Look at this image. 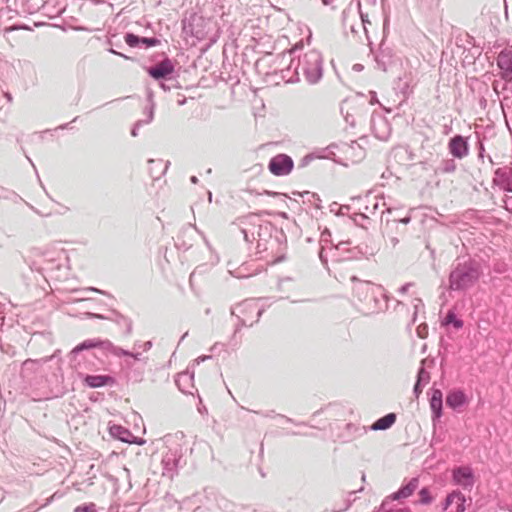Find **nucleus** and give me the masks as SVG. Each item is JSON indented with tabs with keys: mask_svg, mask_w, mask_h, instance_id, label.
Here are the masks:
<instances>
[{
	"mask_svg": "<svg viewBox=\"0 0 512 512\" xmlns=\"http://www.w3.org/2000/svg\"><path fill=\"white\" fill-rule=\"evenodd\" d=\"M206 23L203 16L195 12L190 13L188 17L182 20V31L184 34L194 37L197 40H203L206 36Z\"/></svg>",
	"mask_w": 512,
	"mask_h": 512,
	"instance_id": "nucleus-6",
	"label": "nucleus"
},
{
	"mask_svg": "<svg viewBox=\"0 0 512 512\" xmlns=\"http://www.w3.org/2000/svg\"><path fill=\"white\" fill-rule=\"evenodd\" d=\"M417 336L421 339H425L428 336V325L427 323H422L416 328Z\"/></svg>",
	"mask_w": 512,
	"mask_h": 512,
	"instance_id": "nucleus-44",
	"label": "nucleus"
},
{
	"mask_svg": "<svg viewBox=\"0 0 512 512\" xmlns=\"http://www.w3.org/2000/svg\"><path fill=\"white\" fill-rule=\"evenodd\" d=\"M411 215H406L405 217L401 218V219H398V220H395L396 222H399V223H402L404 225H407L411 222Z\"/></svg>",
	"mask_w": 512,
	"mask_h": 512,
	"instance_id": "nucleus-62",
	"label": "nucleus"
},
{
	"mask_svg": "<svg viewBox=\"0 0 512 512\" xmlns=\"http://www.w3.org/2000/svg\"><path fill=\"white\" fill-rule=\"evenodd\" d=\"M449 154L456 159H463L469 154L470 146L468 137L461 134L452 136L447 145Z\"/></svg>",
	"mask_w": 512,
	"mask_h": 512,
	"instance_id": "nucleus-15",
	"label": "nucleus"
},
{
	"mask_svg": "<svg viewBox=\"0 0 512 512\" xmlns=\"http://www.w3.org/2000/svg\"><path fill=\"white\" fill-rule=\"evenodd\" d=\"M331 243V232L328 228H325L322 233H321V236H320V244H321V247L324 246L326 244H329Z\"/></svg>",
	"mask_w": 512,
	"mask_h": 512,
	"instance_id": "nucleus-43",
	"label": "nucleus"
},
{
	"mask_svg": "<svg viewBox=\"0 0 512 512\" xmlns=\"http://www.w3.org/2000/svg\"><path fill=\"white\" fill-rule=\"evenodd\" d=\"M482 274L483 269L479 261L472 258L457 259L448 276V288L451 291H466L479 281Z\"/></svg>",
	"mask_w": 512,
	"mask_h": 512,
	"instance_id": "nucleus-1",
	"label": "nucleus"
},
{
	"mask_svg": "<svg viewBox=\"0 0 512 512\" xmlns=\"http://www.w3.org/2000/svg\"><path fill=\"white\" fill-rule=\"evenodd\" d=\"M455 158L443 159L440 163L438 170L441 173H453L456 170Z\"/></svg>",
	"mask_w": 512,
	"mask_h": 512,
	"instance_id": "nucleus-35",
	"label": "nucleus"
},
{
	"mask_svg": "<svg viewBox=\"0 0 512 512\" xmlns=\"http://www.w3.org/2000/svg\"><path fill=\"white\" fill-rule=\"evenodd\" d=\"M273 232L275 233V235H274L275 241L278 244L286 243V235L283 232V230H278L277 227L275 226V230H273Z\"/></svg>",
	"mask_w": 512,
	"mask_h": 512,
	"instance_id": "nucleus-45",
	"label": "nucleus"
},
{
	"mask_svg": "<svg viewBox=\"0 0 512 512\" xmlns=\"http://www.w3.org/2000/svg\"><path fill=\"white\" fill-rule=\"evenodd\" d=\"M412 286V283H405L399 289L398 292L401 294H405L408 292L409 288Z\"/></svg>",
	"mask_w": 512,
	"mask_h": 512,
	"instance_id": "nucleus-61",
	"label": "nucleus"
},
{
	"mask_svg": "<svg viewBox=\"0 0 512 512\" xmlns=\"http://www.w3.org/2000/svg\"><path fill=\"white\" fill-rule=\"evenodd\" d=\"M174 82H171V81H164L163 82H159V86L160 88L167 92V91H170L172 88H176L175 86H173Z\"/></svg>",
	"mask_w": 512,
	"mask_h": 512,
	"instance_id": "nucleus-50",
	"label": "nucleus"
},
{
	"mask_svg": "<svg viewBox=\"0 0 512 512\" xmlns=\"http://www.w3.org/2000/svg\"><path fill=\"white\" fill-rule=\"evenodd\" d=\"M369 218L366 216L365 213H356L353 217V221L358 224L360 220H368Z\"/></svg>",
	"mask_w": 512,
	"mask_h": 512,
	"instance_id": "nucleus-55",
	"label": "nucleus"
},
{
	"mask_svg": "<svg viewBox=\"0 0 512 512\" xmlns=\"http://www.w3.org/2000/svg\"><path fill=\"white\" fill-rule=\"evenodd\" d=\"M351 281L354 283L353 295L365 307L367 305L368 300L371 299V295L374 294L375 290L377 289V285H375L371 281L360 280L356 276H352Z\"/></svg>",
	"mask_w": 512,
	"mask_h": 512,
	"instance_id": "nucleus-12",
	"label": "nucleus"
},
{
	"mask_svg": "<svg viewBox=\"0 0 512 512\" xmlns=\"http://www.w3.org/2000/svg\"><path fill=\"white\" fill-rule=\"evenodd\" d=\"M256 216V213H250L247 216L240 218L239 220L241 224H246L249 220L254 219Z\"/></svg>",
	"mask_w": 512,
	"mask_h": 512,
	"instance_id": "nucleus-58",
	"label": "nucleus"
},
{
	"mask_svg": "<svg viewBox=\"0 0 512 512\" xmlns=\"http://www.w3.org/2000/svg\"><path fill=\"white\" fill-rule=\"evenodd\" d=\"M369 103L371 105L379 103L378 98H377V93L375 91H370V101H369Z\"/></svg>",
	"mask_w": 512,
	"mask_h": 512,
	"instance_id": "nucleus-60",
	"label": "nucleus"
},
{
	"mask_svg": "<svg viewBox=\"0 0 512 512\" xmlns=\"http://www.w3.org/2000/svg\"><path fill=\"white\" fill-rule=\"evenodd\" d=\"M379 512H412L410 508H395L393 503H387L386 506H384V500H382V503L379 507Z\"/></svg>",
	"mask_w": 512,
	"mask_h": 512,
	"instance_id": "nucleus-36",
	"label": "nucleus"
},
{
	"mask_svg": "<svg viewBox=\"0 0 512 512\" xmlns=\"http://www.w3.org/2000/svg\"><path fill=\"white\" fill-rule=\"evenodd\" d=\"M389 300L390 297L384 292L383 287L377 285V289L374 294L371 295V299L368 300L364 308L366 310L365 314H373L387 310Z\"/></svg>",
	"mask_w": 512,
	"mask_h": 512,
	"instance_id": "nucleus-13",
	"label": "nucleus"
},
{
	"mask_svg": "<svg viewBox=\"0 0 512 512\" xmlns=\"http://www.w3.org/2000/svg\"><path fill=\"white\" fill-rule=\"evenodd\" d=\"M277 416L281 417L282 419H284L288 423H294L296 425H302V426H307L308 425L306 422H295L292 418H290L288 416H285V415H282V414H278Z\"/></svg>",
	"mask_w": 512,
	"mask_h": 512,
	"instance_id": "nucleus-51",
	"label": "nucleus"
},
{
	"mask_svg": "<svg viewBox=\"0 0 512 512\" xmlns=\"http://www.w3.org/2000/svg\"><path fill=\"white\" fill-rule=\"evenodd\" d=\"M155 113V103L153 101V92L151 90L147 91V104L143 108V114L145 118L137 120L133 127L130 130V135L136 137L138 135V130L142 125H147L151 123L154 119Z\"/></svg>",
	"mask_w": 512,
	"mask_h": 512,
	"instance_id": "nucleus-17",
	"label": "nucleus"
},
{
	"mask_svg": "<svg viewBox=\"0 0 512 512\" xmlns=\"http://www.w3.org/2000/svg\"><path fill=\"white\" fill-rule=\"evenodd\" d=\"M175 384L182 393L192 394L190 389L194 388V371L187 369L178 373L175 377Z\"/></svg>",
	"mask_w": 512,
	"mask_h": 512,
	"instance_id": "nucleus-22",
	"label": "nucleus"
},
{
	"mask_svg": "<svg viewBox=\"0 0 512 512\" xmlns=\"http://www.w3.org/2000/svg\"><path fill=\"white\" fill-rule=\"evenodd\" d=\"M148 165H149V174L150 176L152 177L153 180H158L161 176H163L169 165H170V162L167 161L165 163H163L162 160H155V159H149L148 160Z\"/></svg>",
	"mask_w": 512,
	"mask_h": 512,
	"instance_id": "nucleus-25",
	"label": "nucleus"
},
{
	"mask_svg": "<svg viewBox=\"0 0 512 512\" xmlns=\"http://www.w3.org/2000/svg\"><path fill=\"white\" fill-rule=\"evenodd\" d=\"M351 244L350 240L346 241H340L336 246H332V249H335L337 251H341L343 253H346L341 260H352V259H359L361 257H368L374 255L373 248L369 247L368 245H358L355 247L350 248L349 245Z\"/></svg>",
	"mask_w": 512,
	"mask_h": 512,
	"instance_id": "nucleus-10",
	"label": "nucleus"
},
{
	"mask_svg": "<svg viewBox=\"0 0 512 512\" xmlns=\"http://www.w3.org/2000/svg\"><path fill=\"white\" fill-rule=\"evenodd\" d=\"M324 250H325V247H324V246H322V247L320 248V250H319V259H320V261H321V263H322L323 265H327V263H328V259H327V256H326V255H325V253H324Z\"/></svg>",
	"mask_w": 512,
	"mask_h": 512,
	"instance_id": "nucleus-52",
	"label": "nucleus"
},
{
	"mask_svg": "<svg viewBox=\"0 0 512 512\" xmlns=\"http://www.w3.org/2000/svg\"><path fill=\"white\" fill-rule=\"evenodd\" d=\"M344 432L338 436L342 442H349L354 438V435L360 431V428L353 423H346L344 425Z\"/></svg>",
	"mask_w": 512,
	"mask_h": 512,
	"instance_id": "nucleus-31",
	"label": "nucleus"
},
{
	"mask_svg": "<svg viewBox=\"0 0 512 512\" xmlns=\"http://www.w3.org/2000/svg\"><path fill=\"white\" fill-rule=\"evenodd\" d=\"M131 453H133L137 459H146L149 456V451L147 448H145L144 451L142 452L139 449L134 450L130 447V454Z\"/></svg>",
	"mask_w": 512,
	"mask_h": 512,
	"instance_id": "nucleus-46",
	"label": "nucleus"
},
{
	"mask_svg": "<svg viewBox=\"0 0 512 512\" xmlns=\"http://www.w3.org/2000/svg\"><path fill=\"white\" fill-rule=\"evenodd\" d=\"M360 17H361L363 29H364V31L366 33V36H368V31H367V26H366L367 24H370V21L368 19V15L364 14V13H362L360 11ZM367 39H369V37H367ZM368 42H369L368 45L370 47V50H371V52H373V47H372L373 43L370 40H368Z\"/></svg>",
	"mask_w": 512,
	"mask_h": 512,
	"instance_id": "nucleus-42",
	"label": "nucleus"
},
{
	"mask_svg": "<svg viewBox=\"0 0 512 512\" xmlns=\"http://www.w3.org/2000/svg\"><path fill=\"white\" fill-rule=\"evenodd\" d=\"M237 318V324L235 325L234 333L232 336V341L236 339L237 333L240 332L241 328L244 326H248L247 321L242 318L240 315H234ZM253 323L249 324V326H252Z\"/></svg>",
	"mask_w": 512,
	"mask_h": 512,
	"instance_id": "nucleus-39",
	"label": "nucleus"
},
{
	"mask_svg": "<svg viewBox=\"0 0 512 512\" xmlns=\"http://www.w3.org/2000/svg\"><path fill=\"white\" fill-rule=\"evenodd\" d=\"M302 48V44L298 43L294 45L292 48L285 50L281 54H279L276 58V62L280 66H285L281 70L282 79L287 82V78L291 76L294 71V67L296 65L297 59L293 56L294 53Z\"/></svg>",
	"mask_w": 512,
	"mask_h": 512,
	"instance_id": "nucleus-11",
	"label": "nucleus"
},
{
	"mask_svg": "<svg viewBox=\"0 0 512 512\" xmlns=\"http://www.w3.org/2000/svg\"><path fill=\"white\" fill-rule=\"evenodd\" d=\"M419 482V477L417 476L412 477L408 481L403 482L397 491L391 493L390 495L386 496L383 499L384 506H386L387 503H393L394 501L403 503L404 500H406L407 498L414 494V492L417 490L419 486Z\"/></svg>",
	"mask_w": 512,
	"mask_h": 512,
	"instance_id": "nucleus-9",
	"label": "nucleus"
},
{
	"mask_svg": "<svg viewBox=\"0 0 512 512\" xmlns=\"http://www.w3.org/2000/svg\"><path fill=\"white\" fill-rule=\"evenodd\" d=\"M493 185L505 192L512 193V168L501 167L494 171Z\"/></svg>",
	"mask_w": 512,
	"mask_h": 512,
	"instance_id": "nucleus-20",
	"label": "nucleus"
},
{
	"mask_svg": "<svg viewBox=\"0 0 512 512\" xmlns=\"http://www.w3.org/2000/svg\"><path fill=\"white\" fill-rule=\"evenodd\" d=\"M211 358H212L211 355H201V356H199L198 358H196L194 360V363L199 365L200 363H202V362H204V361H206L208 359H211Z\"/></svg>",
	"mask_w": 512,
	"mask_h": 512,
	"instance_id": "nucleus-59",
	"label": "nucleus"
},
{
	"mask_svg": "<svg viewBox=\"0 0 512 512\" xmlns=\"http://www.w3.org/2000/svg\"><path fill=\"white\" fill-rule=\"evenodd\" d=\"M300 71L308 84H318L321 81L324 72L322 54L316 49H311L299 56L293 73L287 78V83L299 82Z\"/></svg>",
	"mask_w": 512,
	"mask_h": 512,
	"instance_id": "nucleus-2",
	"label": "nucleus"
},
{
	"mask_svg": "<svg viewBox=\"0 0 512 512\" xmlns=\"http://www.w3.org/2000/svg\"><path fill=\"white\" fill-rule=\"evenodd\" d=\"M414 313H413V317H412V320H411V323L414 324L417 320V314H418V304H415L414 305Z\"/></svg>",
	"mask_w": 512,
	"mask_h": 512,
	"instance_id": "nucleus-63",
	"label": "nucleus"
},
{
	"mask_svg": "<svg viewBox=\"0 0 512 512\" xmlns=\"http://www.w3.org/2000/svg\"><path fill=\"white\" fill-rule=\"evenodd\" d=\"M352 69L356 72H361L364 69L362 64L356 63L353 65Z\"/></svg>",
	"mask_w": 512,
	"mask_h": 512,
	"instance_id": "nucleus-64",
	"label": "nucleus"
},
{
	"mask_svg": "<svg viewBox=\"0 0 512 512\" xmlns=\"http://www.w3.org/2000/svg\"><path fill=\"white\" fill-rule=\"evenodd\" d=\"M356 498H348L347 500H345V506L343 509L339 510V511H335V512H342V511H347L348 509H350V507L353 505V503L355 502Z\"/></svg>",
	"mask_w": 512,
	"mask_h": 512,
	"instance_id": "nucleus-56",
	"label": "nucleus"
},
{
	"mask_svg": "<svg viewBox=\"0 0 512 512\" xmlns=\"http://www.w3.org/2000/svg\"><path fill=\"white\" fill-rule=\"evenodd\" d=\"M294 169V161L291 156L279 153L270 158L268 162L269 172L277 177L287 176Z\"/></svg>",
	"mask_w": 512,
	"mask_h": 512,
	"instance_id": "nucleus-8",
	"label": "nucleus"
},
{
	"mask_svg": "<svg viewBox=\"0 0 512 512\" xmlns=\"http://www.w3.org/2000/svg\"><path fill=\"white\" fill-rule=\"evenodd\" d=\"M273 230H275V226L271 222H265L263 224H259L257 228V236H258V248L261 246V241L266 240V237L273 236Z\"/></svg>",
	"mask_w": 512,
	"mask_h": 512,
	"instance_id": "nucleus-29",
	"label": "nucleus"
},
{
	"mask_svg": "<svg viewBox=\"0 0 512 512\" xmlns=\"http://www.w3.org/2000/svg\"><path fill=\"white\" fill-rule=\"evenodd\" d=\"M475 473L471 466L460 465L451 470V481L465 491H471L475 484Z\"/></svg>",
	"mask_w": 512,
	"mask_h": 512,
	"instance_id": "nucleus-7",
	"label": "nucleus"
},
{
	"mask_svg": "<svg viewBox=\"0 0 512 512\" xmlns=\"http://www.w3.org/2000/svg\"><path fill=\"white\" fill-rule=\"evenodd\" d=\"M164 443L166 451L161 459L162 476L172 480L178 474L179 468L186 464L184 454L187 448L176 436H165Z\"/></svg>",
	"mask_w": 512,
	"mask_h": 512,
	"instance_id": "nucleus-3",
	"label": "nucleus"
},
{
	"mask_svg": "<svg viewBox=\"0 0 512 512\" xmlns=\"http://www.w3.org/2000/svg\"><path fill=\"white\" fill-rule=\"evenodd\" d=\"M442 325L443 326H448V325H451L453 326L456 330H459L461 328H463L464 326V322L462 319H460L456 312L454 310H449L446 314V317L444 318V320L442 321Z\"/></svg>",
	"mask_w": 512,
	"mask_h": 512,
	"instance_id": "nucleus-30",
	"label": "nucleus"
},
{
	"mask_svg": "<svg viewBox=\"0 0 512 512\" xmlns=\"http://www.w3.org/2000/svg\"><path fill=\"white\" fill-rule=\"evenodd\" d=\"M148 75L158 81H171L174 82L173 86L180 87V84L177 80V73L175 70V63L168 56H165L164 59L147 68Z\"/></svg>",
	"mask_w": 512,
	"mask_h": 512,
	"instance_id": "nucleus-5",
	"label": "nucleus"
},
{
	"mask_svg": "<svg viewBox=\"0 0 512 512\" xmlns=\"http://www.w3.org/2000/svg\"><path fill=\"white\" fill-rule=\"evenodd\" d=\"M261 194L271 196V197H280V198H282V201H284V199L287 197V195L284 193L274 192V191H270V190H264Z\"/></svg>",
	"mask_w": 512,
	"mask_h": 512,
	"instance_id": "nucleus-48",
	"label": "nucleus"
},
{
	"mask_svg": "<svg viewBox=\"0 0 512 512\" xmlns=\"http://www.w3.org/2000/svg\"><path fill=\"white\" fill-rule=\"evenodd\" d=\"M484 157H485V147H484V144L483 143H479V146H478V158L483 161Z\"/></svg>",
	"mask_w": 512,
	"mask_h": 512,
	"instance_id": "nucleus-57",
	"label": "nucleus"
},
{
	"mask_svg": "<svg viewBox=\"0 0 512 512\" xmlns=\"http://www.w3.org/2000/svg\"><path fill=\"white\" fill-rule=\"evenodd\" d=\"M241 232L243 233L244 240H245L246 242H252L253 240H255V239H256V238H255V233H254V232H252V234H251V237H252V238H250L249 233H248V231H247L246 229L242 228V229H241Z\"/></svg>",
	"mask_w": 512,
	"mask_h": 512,
	"instance_id": "nucleus-53",
	"label": "nucleus"
},
{
	"mask_svg": "<svg viewBox=\"0 0 512 512\" xmlns=\"http://www.w3.org/2000/svg\"><path fill=\"white\" fill-rule=\"evenodd\" d=\"M466 496L460 491L456 500H455V512H465L466 511Z\"/></svg>",
	"mask_w": 512,
	"mask_h": 512,
	"instance_id": "nucleus-37",
	"label": "nucleus"
},
{
	"mask_svg": "<svg viewBox=\"0 0 512 512\" xmlns=\"http://www.w3.org/2000/svg\"><path fill=\"white\" fill-rule=\"evenodd\" d=\"M431 421L433 428H436L443 416V393L440 389L432 388L429 398Z\"/></svg>",
	"mask_w": 512,
	"mask_h": 512,
	"instance_id": "nucleus-16",
	"label": "nucleus"
},
{
	"mask_svg": "<svg viewBox=\"0 0 512 512\" xmlns=\"http://www.w3.org/2000/svg\"><path fill=\"white\" fill-rule=\"evenodd\" d=\"M468 403L469 398L467 394L460 388H453L446 394V405L453 411H460Z\"/></svg>",
	"mask_w": 512,
	"mask_h": 512,
	"instance_id": "nucleus-19",
	"label": "nucleus"
},
{
	"mask_svg": "<svg viewBox=\"0 0 512 512\" xmlns=\"http://www.w3.org/2000/svg\"><path fill=\"white\" fill-rule=\"evenodd\" d=\"M430 374L424 369L419 368L416 376V381L413 386V394L416 398L420 396L423 391L424 386L429 382Z\"/></svg>",
	"mask_w": 512,
	"mask_h": 512,
	"instance_id": "nucleus-26",
	"label": "nucleus"
},
{
	"mask_svg": "<svg viewBox=\"0 0 512 512\" xmlns=\"http://www.w3.org/2000/svg\"><path fill=\"white\" fill-rule=\"evenodd\" d=\"M322 156L320 154H317L315 152L308 153L304 157L301 158L298 167L299 168H305L307 167L314 159L321 158Z\"/></svg>",
	"mask_w": 512,
	"mask_h": 512,
	"instance_id": "nucleus-38",
	"label": "nucleus"
},
{
	"mask_svg": "<svg viewBox=\"0 0 512 512\" xmlns=\"http://www.w3.org/2000/svg\"><path fill=\"white\" fill-rule=\"evenodd\" d=\"M418 496H419V499H418L417 503L420 505H429L434 501V497H433L431 490L428 486H423L418 491Z\"/></svg>",
	"mask_w": 512,
	"mask_h": 512,
	"instance_id": "nucleus-32",
	"label": "nucleus"
},
{
	"mask_svg": "<svg viewBox=\"0 0 512 512\" xmlns=\"http://www.w3.org/2000/svg\"><path fill=\"white\" fill-rule=\"evenodd\" d=\"M393 50L390 47L385 46L384 40L381 41L378 51L374 56L376 68L383 72L388 71V68L393 63Z\"/></svg>",
	"mask_w": 512,
	"mask_h": 512,
	"instance_id": "nucleus-21",
	"label": "nucleus"
},
{
	"mask_svg": "<svg viewBox=\"0 0 512 512\" xmlns=\"http://www.w3.org/2000/svg\"><path fill=\"white\" fill-rule=\"evenodd\" d=\"M74 512H94V505H81L77 506Z\"/></svg>",
	"mask_w": 512,
	"mask_h": 512,
	"instance_id": "nucleus-49",
	"label": "nucleus"
},
{
	"mask_svg": "<svg viewBox=\"0 0 512 512\" xmlns=\"http://www.w3.org/2000/svg\"><path fill=\"white\" fill-rule=\"evenodd\" d=\"M191 231V227H188L186 229H184L181 234H179L175 240V246L177 247V249L179 250H182V251H187L189 250L191 247H192V244L191 243H188L186 242L184 239H183V236L187 233V232H190Z\"/></svg>",
	"mask_w": 512,
	"mask_h": 512,
	"instance_id": "nucleus-34",
	"label": "nucleus"
},
{
	"mask_svg": "<svg viewBox=\"0 0 512 512\" xmlns=\"http://www.w3.org/2000/svg\"><path fill=\"white\" fill-rule=\"evenodd\" d=\"M130 423L133 424V432L130 431V446L145 445L147 442L146 439L138 435H144L146 433V427L141 415L134 410H130Z\"/></svg>",
	"mask_w": 512,
	"mask_h": 512,
	"instance_id": "nucleus-14",
	"label": "nucleus"
},
{
	"mask_svg": "<svg viewBox=\"0 0 512 512\" xmlns=\"http://www.w3.org/2000/svg\"><path fill=\"white\" fill-rule=\"evenodd\" d=\"M257 309L256 301L253 299L245 300L235 307H231L230 313L231 315H246L249 312H252Z\"/></svg>",
	"mask_w": 512,
	"mask_h": 512,
	"instance_id": "nucleus-28",
	"label": "nucleus"
},
{
	"mask_svg": "<svg viewBox=\"0 0 512 512\" xmlns=\"http://www.w3.org/2000/svg\"><path fill=\"white\" fill-rule=\"evenodd\" d=\"M152 347V341H146L142 344L135 342L133 349L130 350V381L134 383H139L143 380L146 359L145 357H141L142 353L140 349L143 351H148Z\"/></svg>",
	"mask_w": 512,
	"mask_h": 512,
	"instance_id": "nucleus-4",
	"label": "nucleus"
},
{
	"mask_svg": "<svg viewBox=\"0 0 512 512\" xmlns=\"http://www.w3.org/2000/svg\"><path fill=\"white\" fill-rule=\"evenodd\" d=\"M84 382L90 388H99L105 385H111L113 379L106 375H87Z\"/></svg>",
	"mask_w": 512,
	"mask_h": 512,
	"instance_id": "nucleus-27",
	"label": "nucleus"
},
{
	"mask_svg": "<svg viewBox=\"0 0 512 512\" xmlns=\"http://www.w3.org/2000/svg\"><path fill=\"white\" fill-rule=\"evenodd\" d=\"M349 210H350V206L349 205H339L336 202H334L331 205V211L334 212L336 215H344Z\"/></svg>",
	"mask_w": 512,
	"mask_h": 512,
	"instance_id": "nucleus-41",
	"label": "nucleus"
},
{
	"mask_svg": "<svg viewBox=\"0 0 512 512\" xmlns=\"http://www.w3.org/2000/svg\"><path fill=\"white\" fill-rule=\"evenodd\" d=\"M302 197H305L307 196L308 197V200L311 201V198L317 200V201H320V198L318 196V194L316 193H312V192H309V191H305L303 193L300 194Z\"/></svg>",
	"mask_w": 512,
	"mask_h": 512,
	"instance_id": "nucleus-54",
	"label": "nucleus"
},
{
	"mask_svg": "<svg viewBox=\"0 0 512 512\" xmlns=\"http://www.w3.org/2000/svg\"><path fill=\"white\" fill-rule=\"evenodd\" d=\"M161 43L157 37H145L130 32V48L148 49Z\"/></svg>",
	"mask_w": 512,
	"mask_h": 512,
	"instance_id": "nucleus-23",
	"label": "nucleus"
},
{
	"mask_svg": "<svg viewBox=\"0 0 512 512\" xmlns=\"http://www.w3.org/2000/svg\"><path fill=\"white\" fill-rule=\"evenodd\" d=\"M402 80L401 78L399 77L398 78V82L396 83V89H399L404 95H406L408 93V90H409V84L407 82H404L403 84L401 83Z\"/></svg>",
	"mask_w": 512,
	"mask_h": 512,
	"instance_id": "nucleus-47",
	"label": "nucleus"
},
{
	"mask_svg": "<svg viewBox=\"0 0 512 512\" xmlns=\"http://www.w3.org/2000/svg\"><path fill=\"white\" fill-rule=\"evenodd\" d=\"M458 494H460V490L455 489L446 495L445 499L441 503L442 512H446L452 504H455Z\"/></svg>",
	"mask_w": 512,
	"mask_h": 512,
	"instance_id": "nucleus-33",
	"label": "nucleus"
},
{
	"mask_svg": "<svg viewBox=\"0 0 512 512\" xmlns=\"http://www.w3.org/2000/svg\"><path fill=\"white\" fill-rule=\"evenodd\" d=\"M497 67L501 79L512 82V50L503 49L497 57Z\"/></svg>",
	"mask_w": 512,
	"mask_h": 512,
	"instance_id": "nucleus-18",
	"label": "nucleus"
},
{
	"mask_svg": "<svg viewBox=\"0 0 512 512\" xmlns=\"http://www.w3.org/2000/svg\"><path fill=\"white\" fill-rule=\"evenodd\" d=\"M98 345H99V343L94 341V340H86V341L82 342L81 344L77 345L73 349V351L74 352H79V351H82V350H85V349L95 348Z\"/></svg>",
	"mask_w": 512,
	"mask_h": 512,
	"instance_id": "nucleus-40",
	"label": "nucleus"
},
{
	"mask_svg": "<svg viewBox=\"0 0 512 512\" xmlns=\"http://www.w3.org/2000/svg\"><path fill=\"white\" fill-rule=\"evenodd\" d=\"M397 419V415L394 412H390L385 414L384 416L378 418L370 427L373 431H385L391 428Z\"/></svg>",
	"mask_w": 512,
	"mask_h": 512,
	"instance_id": "nucleus-24",
	"label": "nucleus"
}]
</instances>
